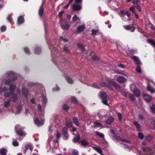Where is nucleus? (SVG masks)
<instances>
[{"mask_svg": "<svg viewBox=\"0 0 155 155\" xmlns=\"http://www.w3.org/2000/svg\"><path fill=\"white\" fill-rule=\"evenodd\" d=\"M71 100L72 102H73L75 104H77L78 103V101L74 97H72L71 98Z\"/></svg>", "mask_w": 155, "mask_h": 155, "instance_id": "obj_38", "label": "nucleus"}, {"mask_svg": "<svg viewBox=\"0 0 155 155\" xmlns=\"http://www.w3.org/2000/svg\"><path fill=\"white\" fill-rule=\"evenodd\" d=\"M148 41L151 44L154 48H155V42L152 39H148Z\"/></svg>", "mask_w": 155, "mask_h": 155, "instance_id": "obj_34", "label": "nucleus"}, {"mask_svg": "<svg viewBox=\"0 0 155 155\" xmlns=\"http://www.w3.org/2000/svg\"><path fill=\"white\" fill-rule=\"evenodd\" d=\"M79 19V18L77 17V15H74L73 18L72 20L73 21H76Z\"/></svg>", "mask_w": 155, "mask_h": 155, "instance_id": "obj_59", "label": "nucleus"}, {"mask_svg": "<svg viewBox=\"0 0 155 155\" xmlns=\"http://www.w3.org/2000/svg\"><path fill=\"white\" fill-rule=\"evenodd\" d=\"M80 139V135L78 134L76 137H74L73 139V141L75 143H77L79 141Z\"/></svg>", "mask_w": 155, "mask_h": 155, "instance_id": "obj_30", "label": "nucleus"}, {"mask_svg": "<svg viewBox=\"0 0 155 155\" xmlns=\"http://www.w3.org/2000/svg\"><path fill=\"white\" fill-rule=\"evenodd\" d=\"M11 82V80L10 79H8L6 80L5 82V85H8Z\"/></svg>", "mask_w": 155, "mask_h": 155, "instance_id": "obj_46", "label": "nucleus"}, {"mask_svg": "<svg viewBox=\"0 0 155 155\" xmlns=\"http://www.w3.org/2000/svg\"><path fill=\"white\" fill-rule=\"evenodd\" d=\"M73 9L74 11H78L80 10L82 7L81 4H79V3H75L72 5Z\"/></svg>", "mask_w": 155, "mask_h": 155, "instance_id": "obj_8", "label": "nucleus"}, {"mask_svg": "<svg viewBox=\"0 0 155 155\" xmlns=\"http://www.w3.org/2000/svg\"><path fill=\"white\" fill-rule=\"evenodd\" d=\"M16 132L17 134L21 137H22L21 140L26 135V133L22 130L24 129V127H21L19 125H17L15 127Z\"/></svg>", "mask_w": 155, "mask_h": 155, "instance_id": "obj_1", "label": "nucleus"}, {"mask_svg": "<svg viewBox=\"0 0 155 155\" xmlns=\"http://www.w3.org/2000/svg\"><path fill=\"white\" fill-rule=\"evenodd\" d=\"M60 39L64 42H67L68 41V40L67 39L65 38H64L60 36Z\"/></svg>", "mask_w": 155, "mask_h": 155, "instance_id": "obj_56", "label": "nucleus"}, {"mask_svg": "<svg viewBox=\"0 0 155 155\" xmlns=\"http://www.w3.org/2000/svg\"><path fill=\"white\" fill-rule=\"evenodd\" d=\"M6 29V27L5 26H3L1 28V30L2 31H5Z\"/></svg>", "mask_w": 155, "mask_h": 155, "instance_id": "obj_57", "label": "nucleus"}, {"mask_svg": "<svg viewBox=\"0 0 155 155\" xmlns=\"http://www.w3.org/2000/svg\"><path fill=\"white\" fill-rule=\"evenodd\" d=\"M27 149H29L31 151L33 149L32 145L31 143H28L27 147Z\"/></svg>", "mask_w": 155, "mask_h": 155, "instance_id": "obj_44", "label": "nucleus"}, {"mask_svg": "<svg viewBox=\"0 0 155 155\" xmlns=\"http://www.w3.org/2000/svg\"><path fill=\"white\" fill-rule=\"evenodd\" d=\"M130 10L131 12H132L134 14L135 13L134 12L135 9L134 7H130Z\"/></svg>", "mask_w": 155, "mask_h": 155, "instance_id": "obj_63", "label": "nucleus"}, {"mask_svg": "<svg viewBox=\"0 0 155 155\" xmlns=\"http://www.w3.org/2000/svg\"><path fill=\"white\" fill-rule=\"evenodd\" d=\"M7 19L10 23L11 22V21L12 20V18L11 15H9L8 16L7 18Z\"/></svg>", "mask_w": 155, "mask_h": 155, "instance_id": "obj_54", "label": "nucleus"}, {"mask_svg": "<svg viewBox=\"0 0 155 155\" xmlns=\"http://www.w3.org/2000/svg\"><path fill=\"white\" fill-rule=\"evenodd\" d=\"M133 92L134 94L137 97H138L140 96V92L137 89L135 90Z\"/></svg>", "mask_w": 155, "mask_h": 155, "instance_id": "obj_33", "label": "nucleus"}, {"mask_svg": "<svg viewBox=\"0 0 155 155\" xmlns=\"http://www.w3.org/2000/svg\"><path fill=\"white\" fill-rule=\"evenodd\" d=\"M85 28L84 25L79 26L77 28V31L78 32H80L84 30Z\"/></svg>", "mask_w": 155, "mask_h": 155, "instance_id": "obj_22", "label": "nucleus"}, {"mask_svg": "<svg viewBox=\"0 0 155 155\" xmlns=\"http://www.w3.org/2000/svg\"><path fill=\"white\" fill-rule=\"evenodd\" d=\"M24 21L25 20L23 16H21L18 18L17 24L18 26H20L23 24Z\"/></svg>", "mask_w": 155, "mask_h": 155, "instance_id": "obj_9", "label": "nucleus"}, {"mask_svg": "<svg viewBox=\"0 0 155 155\" xmlns=\"http://www.w3.org/2000/svg\"><path fill=\"white\" fill-rule=\"evenodd\" d=\"M41 52V49L39 47H37L35 50L34 53L36 54H38Z\"/></svg>", "mask_w": 155, "mask_h": 155, "instance_id": "obj_26", "label": "nucleus"}, {"mask_svg": "<svg viewBox=\"0 0 155 155\" xmlns=\"http://www.w3.org/2000/svg\"><path fill=\"white\" fill-rule=\"evenodd\" d=\"M23 50L25 52V53L28 54L29 55L30 54V51L28 48L27 47H25L23 48Z\"/></svg>", "mask_w": 155, "mask_h": 155, "instance_id": "obj_27", "label": "nucleus"}, {"mask_svg": "<svg viewBox=\"0 0 155 155\" xmlns=\"http://www.w3.org/2000/svg\"><path fill=\"white\" fill-rule=\"evenodd\" d=\"M94 124L96 126L98 127H101V124L98 122L97 121H95L94 122Z\"/></svg>", "mask_w": 155, "mask_h": 155, "instance_id": "obj_47", "label": "nucleus"}, {"mask_svg": "<svg viewBox=\"0 0 155 155\" xmlns=\"http://www.w3.org/2000/svg\"><path fill=\"white\" fill-rule=\"evenodd\" d=\"M107 81L109 82L110 84L116 88H120L118 85L115 82L113 81H111L109 80H107Z\"/></svg>", "mask_w": 155, "mask_h": 155, "instance_id": "obj_18", "label": "nucleus"}, {"mask_svg": "<svg viewBox=\"0 0 155 155\" xmlns=\"http://www.w3.org/2000/svg\"><path fill=\"white\" fill-rule=\"evenodd\" d=\"M10 101H9L7 102H5L4 104V106L5 107H8L10 105Z\"/></svg>", "mask_w": 155, "mask_h": 155, "instance_id": "obj_48", "label": "nucleus"}, {"mask_svg": "<svg viewBox=\"0 0 155 155\" xmlns=\"http://www.w3.org/2000/svg\"><path fill=\"white\" fill-rule=\"evenodd\" d=\"M54 143V147L55 148H57L58 145V140H54L53 142Z\"/></svg>", "mask_w": 155, "mask_h": 155, "instance_id": "obj_50", "label": "nucleus"}, {"mask_svg": "<svg viewBox=\"0 0 155 155\" xmlns=\"http://www.w3.org/2000/svg\"><path fill=\"white\" fill-rule=\"evenodd\" d=\"M67 131V128L66 127H64L63 128L62 131L63 134L64 135V138L65 140L67 139L68 137Z\"/></svg>", "mask_w": 155, "mask_h": 155, "instance_id": "obj_16", "label": "nucleus"}, {"mask_svg": "<svg viewBox=\"0 0 155 155\" xmlns=\"http://www.w3.org/2000/svg\"><path fill=\"white\" fill-rule=\"evenodd\" d=\"M16 94H14L11 97V99L14 102L16 101L18 98H20L21 94V91L19 88H18L16 91Z\"/></svg>", "mask_w": 155, "mask_h": 155, "instance_id": "obj_2", "label": "nucleus"}, {"mask_svg": "<svg viewBox=\"0 0 155 155\" xmlns=\"http://www.w3.org/2000/svg\"><path fill=\"white\" fill-rule=\"evenodd\" d=\"M101 85L104 87H108V84L105 82H103L101 84Z\"/></svg>", "mask_w": 155, "mask_h": 155, "instance_id": "obj_64", "label": "nucleus"}, {"mask_svg": "<svg viewBox=\"0 0 155 155\" xmlns=\"http://www.w3.org/2000/svg\"><path fill=\"white\" fill-rule=\"evenodd\" d=\"M132 58L136 62L137 64V68L136 69V71L137 72L140 73L141 72V70L140 67L139 66V65L141 63L139 58L135 56H133L132 57Z\"/></svg>", "mask_w": 155, "mask_h": 155, "instance_id": "obj_4", "label": "nucleus"}, {"mask_svg": "<svg viewBox=\"0 0 155 155\" xmlns=\"http://www.w3.org/2000/svg\"><path fill=\"white\" fill-rule=\"evenodd\" d=\"M114 120L113 117H110L105 121V122L107 124H110Z\"/></svg>", "mask_w": 155, "mask_h": 155, "instance_id": "obj_24", "label": "nucleus"}, {"mask_svg": "<svg viewBox=\"0 0 155 155\" xmlns=\"http://www.w3.org/2000/svg\"><path fill=\"white\" fill-rule=\"evenodd\" d=\"M63 108L65 110H67L68 108V106L66 104H64L63 106Z\"/></svg>", "mask_w": 155, "mask_h": 155, "instance_id": "obj_51", "label": "nucleus"}, {"mask_svg": "<svg viewBox=\"0 0 155 155\" xmlns=\"http://www.w3.org/2000/svg\"><path fill=\"white\" fill-rule=\"evenodd\" d=\"M72 153L73 155H78V151L76 150H72Z\"/></svg>", "mask_w": 155, "mask_h": 155, "instance_id": "obj_52", "label": "nucleus"}, {"mask_svg": "<svg viewBox=\"0 0 155 155\" xmlns=\"http://www.w3.org/2000/svg\"><path fill=\"white\" fill-rule=\"evenodd\" d=\"M15 73L13 71H9L7 72L6 74L4 75L3 78L7 77H11L13 75H14Z\"/></svg>", "mask_w": 155, "mask_h": 155, "instance_id": "obj_15", "label": "nucleus"}, {"mask_svg": "<svg viewBox=\"0 0 155 155\" xmlns=\"http://www.w3.org/2000/svg\"><path fill=\"white\" fill-rule=\"evenodd\" d=\"M38 107L40 112V113H41V115H44V112L41 110V108L42 107L41 106L40 104H38Z\"/></svg>", "mask_w": 155, "mask_h": 155, "instance_id": "obj_31", "label": "nucleus"}, {"mask_svg": "<svg viewBox=\"0 0 155 155\" xmlns=\"http://www.w3.org/2000/svg\"><path fill=\"white\" fill-rule=\"evenodd\" d=\"M12 144L14 146H17L18 145V143L16 140H14L12 142Z\"/></svg>", "mask_w": 155, "mask_h": 155, "instance_id": "obj_53", "label": "nucleus"}, {"mask_svg": "<svg viewBox=\"0 0 155 155\" xmlns=\"http://www.w3.org/2000/svg\"><path fill=\"white\" fill-rule=\"evenodd\" d=\"M138 137L140 139H142L144 137V135L143 134L140 132L138 133Z\"/></svg>", "mask_w": 155, "mask_h": 155, "instance_id": "obj_45", "label": "nucleus"}, {"mask_svg": "<svg viewBox=\"0 0 155 155\" xmlns=\"http://www.w3.org/2000/svg\"><path fill=\"white\" fill-rule=\"evenodd\" d=\"M93 148L100 154L102 153L101 150L98 147H93Z\"/></svg>", "mask_w": 155, "mask_h": 155, "instance_id": "obj_35", "label": "nucleus"}, {"mask_svg": "<svg viewBox=\"0 0 155 155\" xmlns=\"http://www.w3.org/2000/svg\"><path fill=\"white\" fill-rule=\"evenodd\" d=\"M72 123L71 120H67L66 122V127H69L72 126Z\"/></svg>", "mask_w": 155, "mask_h": 155, "instance_id": "obj_29", "label": "nucleus"}, {"mask_svg": "<svg viewBox=\"0 0 155 155\" xmlns=\"http://www.w3.org/2000/svg\"><path fill=\"white\" fill-rule=\"evenodd\" d=\"M117 81L120 83H123L127 81V79L123 77H118L116 78Z\"/></svg>", "mask_w": 155, "mask_h": 155, "instance_id": "obj_13", "label": "nucleus"}, {"mask_svg": "<svg viewBox=\"0 0 155 155\" xmlns=\"http://www.w3.org/2000/svg\"><path fill=\"white\" fill-rule=\"evenodd\" d=\"M124 28L127 30H130L131 32H134L135 30L134 27L130 25L124 26Z\"/></svg>", "mask_w": 155, "mask_h": 155, "instance_id": "obj_14", "label": "nucleus"}, {"mask_svg": "<svg viewBox=\"0 0 155 155\" xmlns=\"http://www.w3.org/2000/svg\"><path fill=\"white\" fill-rule=\"evenodd\" d=\"M91 35H95L98 32L97 29H92L91 30Z\"/></svg>", "mask_w": 155, "mask_h": 155, "instance_id": "obj_36", "label": "nucleus"}, {"mask_svg": "<svg viewBox=\"0 0 155 155\" xmlns=\"http://www.w3.org/2000/svg\"><path fill=\"white\" fill-rule=\"evenodd\" d=\"M125 13L126 15L130 18V15L129 14L128 11L127 10H124L123 11H121L120 12V16L121 17L123 18L125 15Z\"/></svg>", "mask_w": 155, "mask_h": 155, "instance_id": "obj_10", "label": "nucleus"}, {"mask_svg": "<svg viewBox=\"0 0 155 155\" xmlns=\"http://www.w3.org/2000/svg\"><path fill=\"white\" fill-rule=\"evenodd\" d=\"M134 125L136 126L138 130H139L140 129V124L136 121L134 122Z\"/></svg>", "mask_w": 155, "mask_h": 155, "instance_id": "obj_41", "label": "nucleus"}, {"mask_svg": "<svg viewBox=\"0 0 155 155\" xmlns=\"http://www.w3.org/2000/svg\"><path fill=\"white\" fill-rule=\"evenodd\" d=\"M65 79L70 84H73L74 82V81L72 78L69 76H67L65 77Z\"/></svg>", "mask_w": 155, "mask_h": 155, "instance_id": "obj_20", "label": "nucleus"}, {"mask_svg": "<svg viewBox=\"0 0 155 155\" xmlns=\"http://www.w3.org/2000/svg\"><path fill=\"white\" fill-rule=\"evenodd\" d=\"M100 97L102 99V102L104 104L107 105L108 104L106 100L107 96L106 94L104 92H102L101 94Z\"/></svg>", "mask_w": 155, "mask_h": 155, "instance_id": "obj_6", "label": "nucleus"}, {"mask_svg": "<svg viewBox=\"0 0 155 155\" xmlns=\"http://www.w3.org/2000/svg\"><path fill=\"white\" fill-rule=\"evenodd\" d=\"M22 93L24 96L27 97L28 96V90L25 87H23L22 89Z\"/></svg>", "mask_w": 155, "mask_h": 155, "instance_id": "obj_17", "label": "nucleus"}, {"mask_svg": "<svg viewBox=\"0 0 155 155\" xmlns=\"http://www.w3.org/2000/svg\"><path fill=\"white\" fill-rule=\"evenodd\" d=\"M89 55L91 57L92 59L94 60H97L99 59V58L97 56L94 55V53L93 52H90L89 54Z\"/></svg>", "mask_w": 155, "mask_h": 155, "instance_id": "obj_21", "label": "nucleus"}, {"mask_svg": "<svg viewBox=\"0 0 155 155\" xmlns=\"http://www.w3.org/2000/svg\"><path fill=\"white\" fill-rule=\"evenodd\" d=\"M96 134L98 136L100 137L101 138H104V135L102 133H100L98 131H97L96 132Z\"/></svg>", "mask_w": 155, "mask_h": 155, "instance_id": "obj_42", "label": "nucleus"}, {"mask_svg": "<svg viewBox=\"0 0 155 155\" xmlns=\"http://www.w3.org/2000/svg\"><path fill=\"white\" fill-rule=\"evenodd\" d=\"M71 132L72 134L73 135L75 134L76 133H77L76 129L74 127H73V130L72 131H71Z\"/></svg>", "mask_w": 155, "mask_h": 155, "instance_id": "obj_62", "label": "nucleus"}, {"mask_svg": "<svg viewBox=\"0 0 155 155\" xmlns=\"http://www.w3.org/2000/svg\"><path fill=\"white\" fill-rule=\"evenodd\" d=\"M81 143L83 146H86L87 145L88 143L87 141L83 140L81 141Z\"/></svg>", "mask_w": 155, "mask_h": 155, "instance_id": "obj_40", "label": "nucleus"}, {"mask_svg": "<svg viewBox=\"0 0 155 155\" xmlns=\"http://www.w3.org/2000/svg\"><path fill=\"white\" fill-rule=\"evenodd\" d=\"M35 123L38 127L42 126L44 123V120H42L40 121L38 118L35 119L34 120Z\"/></svg>", "mask_w": 155, "mask_h": 155, "instance_id": "obj_11", "label": "nucleus"}, {"mask_svg": "<svg viewBox=\"0 0 155 155\" xmlns=\"http://www.w3.org/2000/svg\"><path fill=\"white\" fill-rule=\"evenodd\" d=\"M8 89V88L6 87H1L0 88V93L2 94V92L7 91Z\"/></svg>", "mask_w": 155, "mask_h": 155, "instance_id": "obj_32", "label": "nucleus"}, {"mask_svg": "<svg viewBox=\"0 0 155 155\" xmlns=\"http://www.w3.org/2000/svg\"><path fill=\"white\" fill-rule=\"evenodd\" d=\"M130 89L132 91L134 92L137 89L136 88L135 85L134 84H132L130 85Z\"/></svg>", "mask_w": 155, "mask_h": 155, "instance_id": "obj_37", "label": "nucleus"}, {"mask_svg": "<svg viewBox=\"0 0 155 155\" xmlns=\"http://www.w3.org/2000/svg\"><path fill=\"white\" fill-rule=\"evenodd\" d=\"M61 26L64 30H67L70 27V25L66 21H63L61 23Z\"/></svg>", "mask_w": 155, "mask_h": 155, "instance_id": "obj_7", "label": "nucleus"}, {"mask_svg": "<svg viewBox=\"0 0 155 155\" xmlns=\"http://www.w3.org/2000/svg\"><path fill=\"white\" fill-rule=\"evenodd\" d=\"M147 90L150 91L151 93H153L154 92V90L153 88L151 87L149 84H148L147 86Z\"/></svg>", "mask_w": 155, "mask_h": 155, "instance_id": "obj_28", "label": "nucleus"}, {"mask_svg": "<svg viewBox=\"0 0 155 155\" xmlns=\"http://www.w3.org/2000/svg\"><path fill=\"white\" fill-rule=\"evenodd\" d=\"M151 112L153 114H155V105H152L150 107Z\"/></svg>", "mask_w": 155, "mask_h": 155, "instance_id": "obj_43", "label": "nucleus"}, {"mask_svg": "<svg viewBox=\"0 0 155 155\" xmlns=\"http://www.w3.org/2000/svg\"><path fill=\"white\" fill-rule=\"evenodd\" d=\"M16 88V86L13 84H11L9 85V90L10 92H5L4 94V96L6 97H10L11 94L13 93Z\"/></svg>", "mask_w": 155, "mask_h": 155, "instance_id": "obj_3", "label": "nucleus"}, {"mask_svg": "<svg viewBox=\"0 0 155 155\" xmlns=\"http://www.w3.org/2000/svg\"><path fill=\"white\" fill-rule=\"evenodd\" d=\"M43 3H42L41 5L38 10V14L40 17H42L44 14V8H43Z\"/></svg>", "mask_w": 155, "mask_h": 155, "instance_id": "obj_12", "label": "nucleus"}, {"mask_svg": "<svg viewBox=\"0 0 155 155\" xmlns=\"http://www.w3.org/2000/svg\"><path fill=\"white\" fill-rule=\"evenodd\" d=\"M143 97L145 100L148 102L150 101L152 99L151 97L149 95L147 94H144Z\"/></svg>", "mask_w": 155, "mask_h": 155, "instance_id": "obj_19", "label": "nucleus"}, {"mask_svg": "<svg viewBox=\"0 0 155 155\" xmlns=\"http://www.w3.org/2000/svg\"><path fill=\"white\" fill-rule=\"evenodd\" d=\"M117 115L118 116V119L120 121H121L122 120V118H121V114L120 113H117Z\"/></svg>", "mask_w": 155, "mask_h": 155, "instance_id": "obj_61", "label": "nucleus"}, {"mask_svg": "<svg viewBox=\"0 0 155 155\" xmlns=\"http://www.w3.org/2000/svg\"><path fill=\"white\" fill-rule=\"evenodd\" d=\"M7 152V149L5 148H2L0 150V153L2 155H5Z\"/></svg>", "mask_w": 155, "mask_h": 155, "instance_id": "obj_25", "label": "nucleus"}, {"mask_svg": "<svg viewBox=\"0 0 155 155\" xmlns=\"http://www.w3.org/2000/svg\"><path fill=\"white\" fill-rule=\"evenodd\" d=\"M122 145L126 148L130 149L132 148L131 147H129L128 145L125 144H122Z\"/></svg>", "mask_w": 155, "mask_h": 155, "instance_id": "obj_58", "label": "nucleus"}, {"mask_svg": "<svg viewBox=\"0 0 155 155\" xmlns=\"http://www.w3.org/2000/svg\"><path fill=\"white\" fill-rule=\"evenodd\" d=\"M73 122L77 126H78L79 123L77 119L76 118H74L73 119Z\"/></svg>", "mask_w": 155, "mask_h": 155, "instance_id": "obj_49", "label": "nucleus"}, {"mask_svg": "<svg viewBox=\"0 0 155 155\" xmlns=\"http://www.w3.org/2000/svg\"><path fill=\"white\" fill-rule=\"evenodd\" d=\"M56 89L53 88V91H59L60 90V88L57 85L56 86Z\"/></svg>", "mask_w": 155, "mask_h": 155, "instance_id": "obj_55", "label": "nucleus"}, {"mask_svg": "<svg viewBox=\"0 0 155 155\" xmlns=\"http://www.w3.org/2000/svg\"><path fill=\"white\" fill-rule=\"evenodd\" d=\"M77 46L78 49H79L81 50V51L82 52H83L84 51V48L83 45L80 44V43H78L77 44Z\"/></svg>", "mask_w": 155, "mask_h": 155, "instance_id": "obj_23", "label": "nucleus"}, {"mask_svg": "<svg viewBox=\"0 0 155 155\" xmlns=\"http://www.w3.org/2000/svg\"><path fill=\"white\" fill-rule=\"evenodd\" d=\"M55 128V127L53 125H51L49 127L48 131V140H50V141L51 139H52L53 137V135H54V134L53 132Z\"/></svg>", "mask_w": 155, "mask_h": 155, "instance_id": "obj_5", "label": "nucleus"}, {"mask_svg": "<svg viewBox=\"0 0 155 155\" xmlns=\"http://www.w3.org/2000/svg\"><path fill=\"white\" fill-rule=\"evenodd\" d=\"M42 99H43V103L45 104L47 101V99L45 95L44 94L42 95Z\"/></svg>", "mask_w": 155, "mask_h": 155, "instance_id": "obj_39", "label": "nucleus"}, {"mask_svg": "<svg viewBox=\"0 0 155 155\" xmlns=\"http://www.w3.org/2000/svg\"><path fill=\"white\" fill-rule=\"evenodd\" d=\"M130 98L133 101H134L135 100L134 96L133 95H130Z\"/></svg>", "mask_w": 155, "mask_h": 155, "instance_id": "obj_60", "label": "nucleus"}]
</instances>
